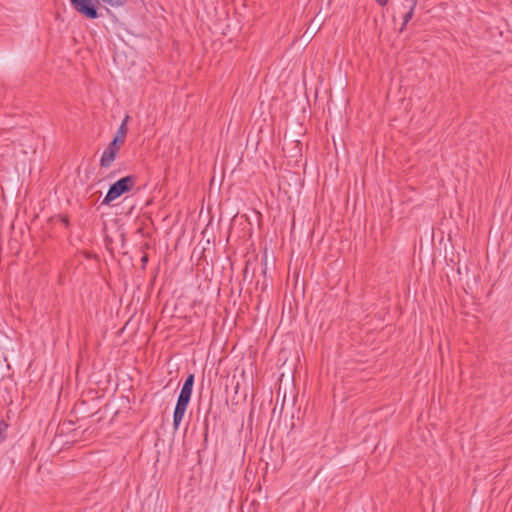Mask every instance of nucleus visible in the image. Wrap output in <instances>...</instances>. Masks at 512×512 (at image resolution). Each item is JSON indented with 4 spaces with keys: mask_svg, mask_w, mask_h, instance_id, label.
I'll return each instance as SVG.
<instances>
[{
    "mask_svg": "<svg viewBox=\"0 0 512 512\" xmlns=\"http://www.w3.org/2000/svg\"><path fill=\"white\" fill-rule=\"evenodd\" d=\"M136 184V177L129 175L126 177H123L116 181L114 184H112L104 197L102 204L108 205L121 195H123L126 192H129L134 185Z\"/></svg>",
    "mask_w": 512,
    "mask_h": 512,
    "instance_id": "1",
    "label": "nucleus"
},
{
    "mask_svg": "<svg viewBox=\"0 0 512 512\" xmlns=\"http://www.w3.org/2000/svg\"><path fill=\"white\" fill-rule=\"evenodd\" d=\"M99 0H70L72 7L81 15L89 19L98 17L97 3Z\"/></svg>",
    "mask_w": 512,
    "mask_h": 512,
    "instance_id": "2",
    "label": "nucleus"
},
{
    "mask_svg": "<svg viewBox=\"0 0 512 512\" xmlns=\"http://www.w3.org/2000/svg\"><path fill=\"white\" fill-rule=\"evenodd\" d=\"M120 147V145L114 144L113 142L109 143V145L103 151L100 159V166L102 168H108L111 166V164L116 159Z\"/></svg>",
    "mask_w": 512,
    "mask_h": 512,
    "instance_id": "3",
    "label": "nucleus"
},
{
    "mask_svg": "<svg viewBox=\"0 0 512 512\" xmlns=\"http://www.w3.org/2000/svg\"><path fill=\"white\" fill-rule=\"evenodd\" d=\"M194 385V374H189L185 379L177 400L190 402Z\"/></svg>",
    "mask_w": 512,
    "mask_h": 512,
    "instance_id": "4",
    "label": "nucleus"
},
{
    "mask_svg": "<svg viewBox=\"0 0 512 512\" xmlns=\"http://www.w3.org/2000/svg\"><path fill=\"white\" fill-rule=\"evenodd\" d=\"M188 404H189V402L177 400L174 414H173V427L175 430H178V428L184 418Z\"/></svg>",
    "mask_w": 512,
    "mask_h": 512,
    "instance_id": "5",
    "label": "nucleus"
},
{
    "mask_svg": "<svg viewBox=\"0 0 512 512\" xmlns=\"http://www.w3.org/2000/svg\"><path fill=\"white\" fill-rule=\"evenodd\" d=\"M405 7L408 8V11L404 13L403 15V25L401 27V31L405 27V25L410 21V19L413 16L414 8L416 6V0H406V3L404 4Z\"/></svg>",
    "mask_w": 512,
    "mask_h": 512,
    "instance_id": "6",
    "label": "nucleus"
},
{
    "mask_svg": "<svg viewBox=\"0 0 512 512\" xmlns=\"http://www.w3.org/2000/svg\"><path fill=\"white\" fill-rule=\"evenodd\" d=\"M128 132V128H124V126H119L115 137L113 138L112 142L114 144L122 146L125 142V138Z\"/></svg>",
    "mask_w": 512,
    "mask_h": 512,
    "instance_id": "7",
    "label": "nucleus"
},
{
    "mask_svg": "<svg viewBox=\"0 0 512 512\" xmlns=\"http://www.w3.org/2000/svg\"><path fill=\"white\" fill-rule=\"evenodd\" d=\"M130 120V116L129 115H126L124 117V119L122 120V123L120 124V126H124V128H128V122Z\"/></svg>",
    "mask_w": 512,
    "mask_h": 512,
    "instance_id": "8",
    "label": "nucleus"
},
{
    "mask_svg": "<svg viewBox=\"0 0 512 512\" xmlns=\"http://www.w3.org/2000/svg\"><path fill=\"white\" fill-rule=\"evenodd\" d=\"M6 425L3 422H0V439L2 438V434L5 430Z\"/></svg>",
    "mask_w": 512,
    "mask_h": 512,
    "instance_id": "9",
    "label": "nucleus"
},
{
    "mask_svg": "<svg viewBox=\"0 0 512 512\" xmlns=\"http://www.w3.org/2000/svg\"><path fill=\"white\" fill-rule=\"evenodd\" d=\"M380 6H385L389 0H375Z\"/></svg>",
    "mask_w": 512,
    "mask_h": 512,
    "instance_id": "10",
    "label": "nucleus"
}]
</instances>
